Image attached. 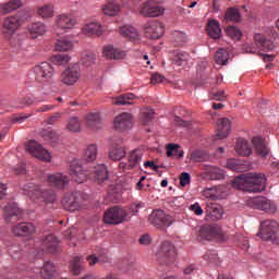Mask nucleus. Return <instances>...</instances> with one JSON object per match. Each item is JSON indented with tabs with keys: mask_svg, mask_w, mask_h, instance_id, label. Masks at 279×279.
<instances>
[{
	"mask_svg": "<svg viewBox=\"0 0 279 279\" xmlns=\"http://www.w3.org/2000/svg\"><path fill=\"white\" fill-rule=\"evenodd\" d=\"M104 56L109 60H123L125 58V51L112 46H106L104 48Z\"/></svg>",
	"mask_w": 279,
	"mask_h": 279,
	"instance_id": "nucleus-31",
	"label": "nucleus"
},
{
	"mask_svg": "<svg viewBox=\"0 0 279 279\" xmlns=\"http://www.w3.org/2000/svg\"><path fill=\"white\" fill-rule=\"evenodd\" d=\"M235 153L238 156H252V146L247 140L240 138L235 143Z\"/></svg>",
	"mask_w": 279,
	"mask_h": 279,
	"instance_id": "nucleus-32",
	"label": "nucleus"
},
{
	"mask_svg": "<svg viewBox=\"0 0 279 279\" xmlns=\"http://www.w3.org/2000/svg\"><path fill=\"white\" fill-rule=\"evenodd\" d=\"M83 34L99 37L104 34V26L97 22H92L83 27Z\"/></svg>",
	"mask_w": 279,
	"mask_h": 279,
	"instance_id": "nucleus-30",
	"label": "nucleus"
},
{
	"mask_svg": "<svg viewBox=\"0 0 279 279\" xmlns=\"http://www.w3.org/2000/svg\"><path fill=\"white\" fill-rule=\"evenodd\" d=\"M110 160H121V158H125V148L116 147L109 151Z\"/></svg>",
	"mask_w": 279,
	"mask_h": 279,
	"instance_id": "nucleus-51",
	"label": "nucleus"
},
{
	"mask_svg": "<svg viewBox=\"0 0 279 279\" xmlns=\"http://www.w3.org/2000/svg\"><path fill=\"white\" fill-rule=\"evenodd\" d=\"M203 197L206 199H211V202H217V199H225L228 195L226 192V186L223 185H214L210 187H205L202 192Z\"/></svg>",
	"mask_w": 279,
	"mask_h": 279,
	"instance_id": "nucleus-16",
	"label": "nucleus"
},
{
	"mask_svg": "<svg viewBox=\"0 0 279 279\" xmlns=\"http://www.w3.org/2000/svg\"><path fill=\"white\" fill-rule=\"evenodd\" d=\"M66 129L70 131V132H80V130H82V124L80 123V119L77 118H71L69 121H68V124H66Z\"/></svg>",
	"mask_w": 279,
	"mask_h": 279,
	"instance_id": "nucleus-53",
	"label": "nucleus"
},
{
	"mask_svg": "<svg viewBox=\"0 0 279 279\" xmlns=\"http://www.w3.org/2000/svg\"><path fill=\"white\" fill-rule=\"evenodd\" d=\"M45 182H47L49 186H52L58 191H63V189H66V186H69L70 179L69 175L57 172L52 174H47L45 177Z\"/></svg>",
	"mask_w": 279,
	"mask_h": 279,
	"instance_id": "nucleus-13",
	"label": "nucleus"
},
{
	"mask_svg": "<svg viewBox=\"0 0 279 279\" xmlns=\"http://www.w3.org/2000/svg\"><path fill=\"white\" fill-rule=\"evenodd\" d=\"M70 175L77 184H84L88 180V171L84 170L80 159H72L70 162Z\"/></svg>",
	"mask_w": 279,
	"mask_h": 279,
	"instance_id": "nucleus-11",
	"label": "nucleus"
},
{
	"mask_svg": "<svg viewBox=\"0 0 279 279\" xmlns=\"http://www.w3.org/2000/svg\"><path fill=\"white\" fill-rule=\"evenodd\" d=\"M206 175L210 180H223L226 178V171L219 167L209 166L206 168Z\"/></svg>",
	"mask_w": 279,
	"mask_h": 279,
	"instance_id": "nucleus-34",
	"label": "nucleus"
},
{
	"mask_svg": "<svg viewBox=\"0 0 279 279\" xmlns=\"http://www.w3.org/2000/svg\"><path fill=\"white\" fill-rule=\"evenodd\" d=\"M96 60H97V58L93 53V51L85 50L81 57V64H83V66H93V64L95 63Z\"/></svg>",
	"mask_w": 279,
	"mask_h": 279,
	"instance_id": "nucleus-42",
	"label": "nucleus"
},
{
	"mask_svg": "<svg viewBox=\"0 0 279 279\" xmlns=\"http://www.w3.org/2000/svg\"><path fill=\"white\" fill-rule=\"evenodd\" d=\"M154 3H162V0H150L148 2H145L140 10V13L142 14V16L150 17V16H160L165 14V9Z\"/></svg>",
	"mask_w": 279,
	"mask_h": 279,
	"instance_id": "nucleus-15",
	"label": "nucleus"
},
{
	"mask_svg": "<svg viewBox=\"0 0 279 279\" xmlns=\"http://www.w3.org/2000/svg\"><path fill=\"white\" fill-rule=\"evenodd\" d=\"M62 206L70 213H75L84 206V194L81 192L66 193L62 198Z\"/></svg>",
	"mask_w": 279,
	"mask_h": 279,
	"instance_id": "nucleus-8",
	"label": "nucleus"
},
{
	"mask_svg": "<svg viewBox=\"0 0 279 279\" xmlns=\"http://www.w3.org/2000/svg\"><path fill=\"white\" fill-rule=\"evenodd\" d=\"M225 19L232 23H239L241 21V12H239V9L231 8L227 11Z\"/></svg>",
	"mask_w": 279,
	"mask_h": 279,
	"instance_id": "nucleus-47",
	"label": "nucleus"
},
{
	"mask_svg": "<svg viewBox=\"0 0 279 279\" xmlns=\"http://www.w3.org/2000/svg\"><path fill=\"white\" fill-rule=\"evenodd\" d=\"M141 160H143V150L135 149L131 151L129 156V167L130 169H134L141 165Z\"/></svg>",
	"mask_w": 279,
	"mask_h": 279,
	"instance_id": "nucleus-37",
	"label": "nucleus"
},
{
	"mask_svg": "<svg viewBox=\"0 0 279 279\" xmlns=\"http://www.w3.org/2000/svg\"><path fill=\"white\" fill-rule=\"evenodd\" d=\"M70 61H71V57H69V54L59 53L52 57V62L54 64H59V65L69 64Z\"/></svg>",
	"mask_w": 279,
	"mask_h": 279,
	"instance_id": "nucleus-54",
	"label": "nucleus"
},
{
	"mask_svg": "<svg viewBox=\"0 0 279 279\" xmlns=\"http://www.w3.org/2000/svg\"><path fill=\"white\" fill-rule=\"evenodd\" d=\"M180 184L181 186H186L187 184H191V174H189V172L181 173Z\"/></svg>",
	"mask_w": 279,
	"mask_h": 279,
	"instance_id": "nucleus-63",
	"label": "nucleus"
},
{
	"mask_svg": "<svg viewBox=\"0 0 279 279\" xmlns=\"http://www.w3.org/2000/svg\"><path fill=\"white\" fill-rule=\"evenodd\" d=\"M175 246L171 244V242H163L160 245L159 251L157 252V260L160 265H171V263L175 262Z\"/></svg>",
	"mask_w": 279,
	"mask_h": 279,
	"instance_id": "nucleus-9",
	"label": "nucleus"
},
{
	"mask_svg": "<svg viewBox=\"0 0 279 279\" xmlns=\"http://www.w3.org/2000/svg\"><path fill=\"white\" fill-rule=\"evenodd\" d=\"M217 138H219L220 141H223V138H228V134H230V120L227 118H220L217 121Z\"/></svg>",
	"mask_w": 279,
	"mask_h": 279,
	"instance_id": "nucleus-24",
	"label": "nucleus"
},
{
	"mask_svg": "<svg viewBox=\"0 0 279 279\" xmlns=\"http://www.w3.org/2000/svg\"><path fill=\"white\" fill-rule=\"evenodd\" d=\"M93 175L95 182L101 184V182H106V180H108V168L104 163L97 165L93 169Z\"/></svg>",
	"mask_w": 279,
	"mask_h": 279,
	"instance_id": "nucleus-28",
	"label": "nucleus"
},
{
	"mask_svg": "<svg viewBox=\"0 0 279 279\" xmlns=\"http://www.w3.org/2000/svg\"><path fill=\"white\" fill-rule=\"evenodd\" d=\"M191 56L189 54V52H177L174 60L178 66H182L184 62H189Z\"/></svg>",
	"mask_w": 279,
	"mask_h": 279,
	"instance_id": "nucleus-58",
	"label": "nucleus"
},
{
	"mask_svg": "<svg viewBox=\"0 0 279 279\" xmlns=\"http://www.w3.org/2000/svg\"><path fill=\"white\" fill-rule=\"evenodd\" d=\"M257 236L262 241H268L272 245H279L278 222L276 220H264L260 223Z\"/></svg>",
	"mask_w": 279,
	"mask_h": 279,
	"instance_id": "nucleus-3",
	"label": "nucleus"
},
{
	"mask_svg": "<svg viewBox=\"0 0 279 279\" xmlns=\"http://www.w3.org/2000/svg\"><path fill=\"white\" fill-rule=\"evenodd\" d=\"M33 73L39 84H46V82H49L53 77L56 71L51 63L41 62L33 68Z\"/></svg>",
	"mask_w": 279,
	"mask_h": 279,
	"instance_id": "nucleus-7",
	"label": "nucleus"
},
{
	"mask_svg": "<svg viewBox=\"0 0 279 279\" xmlns=\"http://www.w3.org/2000/svg\"><path fill=\"white\" fill-rule=\"evenodd\" d=\"M120 34L124 38H129V40L134 43H136V40H141V34H138V31L134 28V26L120 27Z\"/></svg>",
	"mask_w": 279,
	"mask_h": 279,
	"instance_id": "nucleus-33",
	"label": "nucleus"
},
{
	"mask_svg": "<svg viewBox=\"0 0 279 279\" xmlns=\"http://www.w3.org/2000/svg\"><path fill=\"white\" fill-rule=\"evenodd\" d=\"M29 117H32V114H15L12 117V123H25V121H27V119H29Z\"/></svg>",
	"mask_w": 279,
	"mask_h": 279,
	"instance_id": "nucleus-62",
	"label": "nucleus"
},
{
	"mask_svg": "<svg viewBox=\"0 0 279 279\" xmlns=\"http://www.w3.org/2000/svg\"><path fill=\"white\" fill-rule=\"evenodd\" d=\"M96 159H97V145L90 144L87 146L85 150V160H87V162H93Z\"/></svg>",
	"mask_w": 279,
	"mask_h": 279,
	"instance_id": "nucleus-49",
	"label": "nucleus"
},
{
	"mask_svg": "<svg viewBox=\"0 0 279 279\" xmlns=\"http://www.w3.org/2000/svg\"><path fill=\"white\" fill-rule=\"evenodd\" d=\"M166 149H167L168 158H171V156H178V154L180 151V145H178V144H168Z\"/></svg>",
	"mask_w": 279,
	"mask_h": 279,
	"instance_id": "nucleus-59",
	"label": "nucleus"
},
{
	"mask_svg": "<svg viewBox=\"0 0 279 279\" xmlns=\"http://www.w3.org/2000/svg\"><path fill=\"white\" fill-rule=\"evenodd\" d=\"M145 34L147 38L158 40L165 36V26L158 21L148 22L145 27Z\"/></svg>",
	"mask_w": 279,
	"mask_h": 279,
	"instance_id": "nucleus-19",
	"label": "nucleus"
},
{
	"mask_svg": "<svg viewBox=\"0 0 279 279\" xmlns=\"http://www.w3.org/2000/svg\"><path fill=\"white\" fill-rule=\"evenodd\" d=\"M87 125L90 130H101L102 123L99 113L87 114Z\"/></svg>",
	"mask_w": 279,
	"mask_h": 279,
	"instance_id": "nucleus-39",
	"label": "nucleus"
},
{
	"mask_svg": "<svg viewBox=\"0 0 279 279\" xmlns=\"http://www.w3.org/2000/svg\"><path fill=\"white\" fill-rule=\"evenodd\" d=\"M252 143L257 156L260 158H267V156H269L270 149L267 140L263 137H253Z\"/></svg>",
	"mask_w": 279,
	"mask_h": 279,
	"instance_id": "nucleus-20",
	"label": "nucleus"
},
{
	"mask_svg": "<svg viewBox=\"0 0 279 279\" xmlns=\"http://www.w3.org/2000/svg\"><path fill=\"white\" fill-rule=\"evenodd\" d=\"M39 272L41 278L51 279L56 275V266L51 262H46Z\"/></svg>",
	"mask_w": 279,
	"mask_h": 279,
	"instance_id": "nucleus-38",
	"label": "nucleus"
},
{
	"mask_svg": "<svg viewBox=\"0 0 279 279\" xmlns=\"http://www.w3.org/2000/svg\"><path fill=\"white\" fill-rule=\"evenodd\" d=\"M253 204L255 208H258V210H265L266 213H274L276 210V205L265 196L254 198Z\"/></svg>",
	"mask_w": 279,
	"mask_h": 279,
	"instance_id": "nucleus-22",
	"label": "nucleus"
},
{
	"mask_svg": "<svg viewBox=\"0 0 279 279\" xmlns=\"http://www.w3.org/2000/svg\"><path fill=\"white\" fill-rule=\"evenodd\" d=\"M41 251L45 254H58L60 252V241L53 234L46 235L41 241Z\"/></svg>",
	"mask_w": 279,
	"mask_h": 279,
	"instance_id": "nucleus-17",
	"label": "nucleus"
},
{
	"mask_svg": "<svg viewBox=\"0 0 279 279\" xmlns=\"http://www.w3.org/2000/svg\"><path fill=\"white\" fill-rule=\"evenodd\" d=\"M119 10H121V7L114 2H110L102 7V12L107 16H116V14H119Z\"/></svg>",
	"mask_w": 279,
	"mask_h": 279,
	"instance_id": "nucleus-46",
	"label": "nucleus"
},
{
	"mask_svg": "<svg viewBox=\"0 0 279 279\" xmlns=\"http://www.w3.org/2000/svg\"><path fill=\"white\" fill-rule=\"evenodd\" d=\"M22 7V0H10L9 2L1 4L0 10L3 12V14H10V12H14V10H19V8Z\"/></svg>",
	"mask_w": 279,
	"mask_h": 279,
	"instance_id": "nucleus-35",
	"label": "nucleus"
},
{
	"mask_svg": "<svg viewBox=\"0 0 279 279\" xmlns=\"http://www.w3.org/2000/svg\"><path fill=\"white\" fill-rule=\"evenodd\" d=\"M190 159L193 162H204L208 160V154L204 150H194L190 154Z\"/></svg>",
	"mask_w": 279,
	"mask_h": 279,
	"instance_id": "nucleus-48",
	"label": "nucleus"
},
{
	"mask_svg": "<svg viewBox=\"0 0 279 279\" xmlns=\"http://www.w3.org/2000/svg\"><path fill=\"white\" fill-rule=\"evenodd\" d=\"M134 121L132 120V114L123 112L117 116L113 120V128L118 132H125V130H132Z\"/></svg>",
	"mask_w": 279,
	"mask_h": 279,
	"instance_id": "nucleus-18",
	"label": "nucleus"
},
{
	"mask_svg": "<svg viewBox=\"0 0 279 279\" xmlns=\"http://www.w3.org/2000/svg\"><path fill=\"white\" fill-rule=\"evenodd\" d=\"M198 236L202 241H226V232L217 225L203 226Z\"/></svg>",
	"mask_w": 279,
	"mask_h": 279,
	"instance_id": "nucleus-4",
	"label": "nucleus"
},
{
	"mask_svg": "<svg viewBox=\"0 0 279 279\" xmlns=\"http://www.w3.org/2000/svg\"><path fill=\"white\" fill-rule=\"evenodd\" d=\"M132 99H134V94H125L119 96L114 101V106H130L132 104Z\"/></svg>",
	"mask_w": 279,
	"mask_h": 279,
	"instance_id": "nucleus-50",
	"label": "nucleus"
},
{
	"mask_svg": "<svg viewBox=\"0 0 279 279\" xmlns=\"http://www.w3.org/2000/svg\"><path fill=\"white\" fill-rule=\"evenodd\" d=\"M227 169H230V171H235L236 173H242L245 171V166L243 165V161L239 159H228Z\"/></svg>",
	"mask_w": 279,
	"mask_h": 279,
	"instance_id": "nucleus-41",
	"label": "nucleus"
},
{
	"mask_svg": "<svg viewBox=\"0 0 279 279\" xmlns=\"http://www.w3.org/2000/svg\"><path fill=\"white\" fill-rule=\"evenodd\" d=\"M54 49L56 51H71V49H73V41L66 38L57 39Z\"/></svg>",
	"mask_w": 279,
	"mask_h": 279,
	"instance_id": "nucleus-44",
	"label": "nucleus"
},
{
	"mask_svg": "<svg viewBox=\"0 0 279 279\" xmlns=\"http://www.w3.org/2000/svg\"><path fill=\"white\" fill-rule=\"evenodd\" d=\"M80 77H82V70L77 65H72L62 72L61 82L65 86H75L80 82Z\"/></svg>",
	"mask_w": 279,
	"mask_h": 279,
	"instance_id": "nucleus-12",
	"label": "nucleus"
},
{
	"mask_svg": "<svg viewBox=\"0 0 279 279\" xmlns=\"http://www.w3.org/2000/svg\"><path fill=\"white\" fill-rule=\"evenodd\" d=\"M56 26L59 29H73L75 27V20L66 14H61L56 17Z\"/></svg>",
	"mask_w": 279,
	"mask_h": 279,
	"instance_id": "nucleus-27",
	"label": "nucleus"
},
{
	"mask_svg": "<svg viewBox=\"0 0 279 279\" xmlns=\"http://www.w3.org/2000/svg\"><path fill=\"white\" fill-rule=\"evenodd\" d=\"M21 25H23V20H21L20 15H11L5 17L2 26V32L5 38L12 36V34H16V29H19Z\"/></svg>",
	"mask_w": 279,
	"mask_h": 279,
	"instance_id": "nucleus-14",
	"label": "nucleus"
},
{
	"mask_svg": "<svg viewBox=\"0 0 279 279\" xmlns=\"http://www.w3.org/2000/svg\"><path fill=\"white\" fill-rule=\"evenodd\" d=\"M207 32L210 38H219L221 36V27L217 20H210L207 24Z\"/></svg>",
	"mask_w": 279,
	"mask_h": 279,
	"instance_id": "nucleus-36",
	"label": "nucleus"
},
{
	"mask_svg": "<svg viewBox=\"0 0 279 279\" xmlns=\"http://www.w3.org/2000/svg\"><path fill=\"white\" fill-rule=\"evenodd\" d=\"M56 108V105H41L40 107H37L34 109V112L36 114L40 112H51Z\"/></svg>",
	"mask_w": 279,
	"mask_h": 279,
	"instance_id": "nucleus-61",
	"label": "nucleus"
},
{
	"mask_svg": "<svg viewBox=\"0 0 279 279\" xmlns=\"http://www.w3.org/2000/svg\"><path fill=\"white\" fill-rule=\"evenodd\" d=\"M232 186L247 193H263L267 187V177L258 172L241 174L232 181Z\"/></svg>",
	"mask_w": 279,
	"mask_h": 279,
	"instance_id": "nucleus-1",
	"label": "nucleus"
},
{
	"mask_svg": "<svg viewBox=\"0 0 279 279\" xmlns=\"http://www.w3.org/2000/svg\"><path fill=\"white\" fill-rule=\"evenodd\" d=\"M7 38L13 49H21L23 45V39L21 38V35H16V33H14L12 35H9Z\"/></svg>",
	"mask_w": 279,
	"mask_h": 279,
	"instance_id": "nucleus-52",
	"label": "nucleus"
},
{
	"mask_svg": "<svg viewBox=\"0 0 279 279\" xmlns=\"http://www.w3.org/2000/svg\"><path fill=\"white\" fill-rule=\"evenodd\" d=\"M37 14L40 19L53 17V7L51 4H44L37 9Z\"/></svg>",
	"mask_w": 279,
	"mask_h": 279,
	"instance_id": "nucleus-45",
	"label": "nucleus"
},
{
	"mask_svg": "<svg viewBox=\"0 0 279 279\" xmlns=\"http://www.w3.org/2000/svg\"><path fill=\"white\" fill-rule=\"evenodd\" d=\"M148 222L158 230H165L173 223V217L167 215L162 209H155L148 216Z\"/></svg>",
	"mask_w": 279,
	"mask_h": 279,
	"instance_id": "nucleus-5",
	"label": "nucleus"
},
{
	"mask_svg": "<svg viewBox=\"0 0 279 279\" xmlns=\"http://www.w3.org/2000/svg\"><path fill=\"white\" fill-rule=\"evenodd\" d=\"M254 43L258 49H262V51H274V49H276L274 41L268 40L265 38V35L262 34H255Z\"/></svg>",
	"mask_w": 279,
	"mask_h": 279,
	"instance_id": "nucleus-23",
	"label": "nucleus"
},
{
	"mask_svg": "<svg viewBox=\"0 0 279 279\" xmlns=\"http://www.w3.org/2000/svg\"><path fill=\"white\" fill-rule=\"evenodd\" d=\"M25 191L32 199H39L44 204H56L58 202V194L53 189H43L40 185L29 183L26 185Z\"/></svg>",
	"mask_w": 279,
	"mask_h": 279,
	"instance_id": "nucleus-2",
	"label": "nucleus"
},
{
	"mask_svg": "<svg viewBox=\"0 0 279 279\" xmlns=\"http://www.w3.org/2000/svg\"><path fill=\"white\" fill-rule=\"evenodd\" d=\"M5 221L14 223L16 221V217H21L23 215V210L19 208L16 203H9L4 209Z\"/></svg>",
	"mask_w": 279,
	"mask_h": 279,
	"instance_id": "nucleus-21",
	"label": "nucleus"
},
{
	"mask_svg": "<svg viewBox=\"0 0 279 279\" xmlns=\"http://www.w3.org/2000/svg\"><path fill=\"white\" fill-rule=\"evenodd\" d=\"M227 35H229L230 38H232L233 40H241V29L236 28L235 26H228L227 29Z\"/></svg>",
	"mask_w": 279,
	"mask_h": 279,
	"instance_id": "nucleus-55",
	"label": "nucleus"
},
{
	"mask_svg": "<svg viewBox=\"0 0 279 279\" xmlns=\"http://www.w3.org/2000/svg\"><path fill=\"white\" fill-rule=\"evenodd\" d=\"M31 38H38V36H45L47 34V25L43 22H35L27 27Z\"/></svg>",
	"mask_w": 279,
	"mask_h": 279,
	"instance_id": "nucleus-29",
	"label": "nucleus"
},
{
	"mask_svg": "<svg viewBox=\"0 0 279 279\" xmlns=\"http://www.w3.org/2000/svg\"><path fill=\"white\" fill-rule=\"evenodd\" d=\"M26 151L33 158H37V160H43V162H51V154L47 151L38 142L32 140L26 145Z\"/></svg>",
	"mask_w": 279,
	"mask_h": 279,
	"instance_id": "nucleus-10",
	"label": "nucleus"
},
{
	"mask_svg": "<svg viewBox=\"0 0 279 279\" xmlns=\"http://www.w3.org/2000/svg\"><path fill=\"white\" fill-rule=\"evenodd\" d=\"M205 213L207 217L211 218V221H219L223 217V209L215 203H207Z\"/></svg>",
	"mask_w": 279,
	"mask_h": 279,
	"instance_id": "nucleus-26",
	"label": "nucleus"
},
{
	"mask_svg": "<svg viewBox=\"0 0 279 279\" xmlns=\"http://www.w3.org/2000/svg\"><path fill=\"white\" fill-rule=\"evenodd\" d=\"M41 101H45V100H43L40 98H36V97L32 96V95L26 96V97L20 99V104L22 106H33V104H41Z\"/></svg>",
	"mask_w": 279,
	"mask_h": 279,
	"instance_id": "nucleus-57",
	"label": "nucleus"
},
{
	"mask_svg": "<svg viewBox=\"0 0 279 279\" xmlns=\"http://www.w3.org/2000/svg\"><path fill=\"white\" fill-rule=\"evenodd\" d=\"M154 109H145L144 111H142V121L143 123L146 125V123H149V121H151V119H154Z\"/></svg>",
	"mask_w": 279,
	"mask_h": 279,
	"instance_id": "nucleus-60",
	"label": "nucleus"
},
{
	"mask_svg": "<svg viewBox=\"0 0 279 279\" xmlns=\"http://www.w3.org/2000/svg\"><path fill=\"white\" fill-rule=\"evenodd\" d=\"M35 231L36 227L29 222H22L13 228V234H15V236H29V234H34Z\"/></svg>",
	"mask_w": 279,
	"mask_h": 279,
	"instance_id": "nucleus-25",
	"label": "nucleus"
},
{
	"mask_svg": "<svg viewBox=\"0 0 279 279\" xmlns=\"http://www.w3.org/2000/svg\"><path fill=\"white\" fill-rule=\"evenodd\" d=\"M86 260L90 266H93V265H97V263H108V256L99 255L97 257V255L93 254L87 256Z\"/></svg>",
	"mask_w": 279,
	"mask_h": 279,
	"instance_id": "nucleus-56",
	"label": "nucleus"
},
{
	"mask_svg": "<svg viewBox=\"0 0 279 279\" xmlns=\"http://www.w3.org/2000/svg\"><path fill=\"white\" fill-rule=\"evenodd\" d=\"M128 219V211L123 207L114 206L105 211L104 221L110 226H119Z\"/></svg>",
	"mask_w": 279,
	"mask_h": 279,
	"instance_id": "nucleus-6",
	"label": "nucleus"
},
{
	"mask_svg": "<svg viewBox=\"0 0 279 279\" xmlns=\"http://www.w3.org/2000/svg\"><path fill=\"white\" fill-rule=\"evenodd\" d=\"M82 260H84V258H82L81 256H76L72 259L70 267L74 276H80V274L84 271V267L82 266Z\"/></svg>",
	"mask_w": 279,
	"mask_h": 279,
	"instance_id": "nucleus-43",
	"label": "nucleus"
},
{
	"mask_svg": "<svg viewBox=\"0 0 279 279\" xmlns=\"http://www.w3.org/2000/svg\"><path fill=\"white\" fill-rule=\"evenodd\" d=\"M174 38L178 45H183L184 43H186V34L184 33H180V32L174 33Z\"/></svg>",
	"mask_w": 279,
	"mask_h": 279,
	"instance_id": "nucleus-64",
	"label": "nucleus"
},
{
	"mask_svg": "<svg viewBox=\"0 0 279 279\" xmlns=\"http://www.w3.org/2000/svg\"><path fill=\"white\" fill-rule=\"evenodd\" d=\"M216 63L220 64L221 66L228 64V60H230V53L228 50L223 48H219L215 53Z\"/></svg>",
	"mask_w": 279,
	"mask_h": 279,
	"instance_id": "nucleus-40",
	"label": "nucleus"
}]
</instances>
